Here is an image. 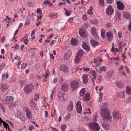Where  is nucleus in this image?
Returning a JSON list of instances; mask_svg holds the SVG:
<instances>
[{
  "label": "nucleus",
  "instance_id": "63",
  "mask_svg": "<svg viewBox=\"0 0 131 131\" xmlns=\"http://www.w3.org/2000/svg\"><path fill=\"white\" fill-rule=\"evenodd\" d=\"M22 61H20L18 63V64L17 66V68L18 69H19L20 68L19 65L22 62Z\"/></svg>",
  "mask_w": 131,
  "mask_h": 131
},
{
  "label": "nucleus",
  "instance_id": "47",
  "mask_svg": "<svg viewBox=\"0 0 131 131\" xmlns=\"http://www.w3.org/2000/svg\"><path fill=\"white\" fill-rule=\"evenodd\" d=\"M106 70V67L105 66H102L101 67V72L105 71Z\"/></svg>",
  "mask_w": 131,
  "mask_h": 131
},
{
  "label": "nucleus",
  "instance_id": "1",
  "mask_svg": "<svg viewBox=\"0 0 131 131\" xmlns=\"http://www.w3.org/2000/svg\"><path fill=\"white\" fill-rule=\"evenodd\" d=\"M107 104L106 103L103 104L102 108L101 110V114L103 120L110 122L111 121V116L110 115V112L107 108Z\"/></svg>",
  "mask_w": 131,
  "mask_h": 131
},
{
  "label": "nucleus",
  "instance_id": "18",
  "mask_svg": "<svg viewBox=\"0 0 131 131\" xmlns=\"http://www.w3.org/2000/svg\"><path fill=\"white\" fill-rule=\"evenodd\" d=\"M0 122L3 123V125L4 126V127L7 130H9L10 127L8 123H6L0 118Z\"/></svg>",
  "mask_w": 131,
  "mask_h": 131
},
{
  "label": "nucleus",
  "instance_id": "26",
  "mask_svg": "<svg viewBox=\"0 0 131 131\" xmlns=\"http://www.w3.org/2000/svg\"><path fill=\"white\" fill-rule=\"evenodd\" d=\"M83 83L84 84L87 83L88 82V77L86 74H84L82 77Z\"/></svg>",
  "mask_w": 131,
  "mask_h": 131
},
{
  "label": "nucleus",
  "instance_id": "50",
  "mask_svg": "<svg viewBox=\"0 0 131 131\" xmlns=\"http://www.w3.org/2000/svg\"><path fill=\"white\" fill-rule=\"evenodd\" d=\"M5 64L4 63H3L0 65V70H1L5 66Z\"/></svg>",
  "mask_w": 131,
  "mask_h": 131
},
{
  "label": "nucleus",
  "instance_id": "37",
  "mask_svg": "<svg viewBox=\"0 0 131 131\" xmlns=\"http://www.w3.org/2000/svg\"><path fill=\"white\" fill-rule=\"evenodd\" d=\"M123 15L124 16H125L126 18L127 19H129L131 16L129 13L128 12L126 13H124Z\"/></svg>",
  "mask_w": 131,
  "mask_h": 131
},
{
  "label": "nucleus",
  "instance_id": "64",
  "mask_svg": "<svg viewBox=\"0 0 131 131\" xmlns=\"http://www.w3.org/2000/svg\"><path fill=\"white\" fill-rule=\"evenodd\" d=\"M123 68V65H121L118 68V70L121 71L122 70Z\"/></svg>",
  "mask_w": 131,
  "mask_h": 131
},
{
  "label": "nucleus",
  "instance_id": "44",
  "mask_svg": "<svg viewBox=\"0 0 131 131\" xmlns=\"http://www.w3.org/2000/svg\"><path fill=\"white\" fill-rule=\"evenodd\" d=\"M67 126L65 124H63L62 125V131H65V129L66 128Z\"/></svg>",
  "mask_w": 131,
  "mask_h": 131
},
{
  "label": "nucleus",
  "instance_id": "54",
  "mask_svg": "<svg viewBox=\"0 0 131 131\" xmlns=\"http://www.w3.org/2000/svg\"><path fill=\"white\" fill-rule=\"evenodd\" d=\"M30 22V20L29 19L25 21V24L26 25L28 24Z\"/></svg>",
  "mask_w": 131,
  "mask_h": 131
},
{
  "label": "nucleus",
  "instance_id": "36",
  "mask_svg": "<svg viewBox=\"0 0 131 131\" xmlns=\"http://www.w3.org/2000/svg\"><path fill=\"white\" fill-rule=\"evenodd\" d=\"M121 17V14L120 12H116V15L115 17L116 19H120Z\"/></svg>",
  "mask_w": 131,
  "mask_h": 131
},
{
  "label": "nucleus",
  "instance_id": "29",
  "mask_svg": "<svg viewBox=\"0 0 131 131\" xmlns=\"http://www.w3.org/2000/svg\"><path fill=\"white\" fill-rule=\"evenodd\" d=\"M90 99V94L86 93L85 96H83V99L86 101H88Z\"/></svg>",
  "mask_w": 131,
  "mask_h": 131
},
{
  "label": "nucleus",
  "instance_id": "59",
  "mask_svg": "<svg viewBox=\"0 0 131 131\" xmlns=\"http://www.w3.org/2000/svg\"><path fill=\"white\" fill-rule=\"evenodd\" d=\"M82 19L85 20H86L87 19V17L85 15H83L82 17Z\"/></svg>",
  "mask_w": 131,
  "mask_h": 131
},
{
  "label": "nucleus",
  "instance_id": "34",
  "mask_svg": "<svg viewBox=\"0 0 131 131\" xmlns=\"http://www.w3.org/2000/svg\"><path fill=\"white\" fill-rule=\"evenodd\" d=\"M59 99H60L61 97L64 98V94L62 92H59L57 95Z\"/></svg>",
  "mask_w": 131,
  "mask_h": 131
},
{
  "label": "nucleus",
  "instance_id": "46",
  "mask_svg": "<svg viewBox=\"0 0 131 131\" xmlns=\"http://www.w3.org/2000/svg\"><path fill=\"white\" fill-rule=\"evenodd\" d=\"M78 131H87L85 128H77Z\"/></svg>",
  "mask_w": 131,
  "mask_h": 131
},
{
  "label": "nucleus",
  "instance_id": "24",
  "mask_svg": "<svg viewBox=\"0 0 131 131\" xmlns=\"http://www.w3.org/2000/svg\"><path fill=\"white\" fill-rule=\"evenodd\" d=\"M84 53L85 52L83 51L82 49H80L78 51L76 56L80 58L84 54Z\"/></svg>",
  "mask_w": 131,
  "mask_h": 131
},
{
  "label": "nucleus",
  "instance_id": "53",
  "mask_svg": "<svg viewBox=\"0 0 131 131\" xmlns=\"http://www.w3.org/2000/svg\"><path fill=\"white\" fill-rule=\"evenodd\" d=\"M50 1L48 0H45L44 1V3L45 4H48L50 2Z\"/></svg>",
  "mask_w": 131,
  "mask_h": 131
},
{
  "label": "nucleus",
  "instance_id": "9",
  "mask_svg": "<svg viewBox=\"0 0 131 131\" xmlns=\"http://www.w3.org/2000/svg\"><path fill=\"white\" fill-rule=\"evenodd\" d=\"M76 108L78 113H81L82 110V106H81L80 101L77 102L76 104Z\"/></svg>",
  "mask_w": 131,
  "mask_h": 131
},
{
  "label": "nucleus",
  "instance_id": "16",
  "mask_svg": "<svg viewBox=\"0 0 131 131\" xmlns=\"http://www.w3.org/2000/svg\"><path fill=\"white\" fill-rule=\"evenodd\" d=\"M72 54V52L71 51L68 50L64 57V58L66 60H68L70 59Z\"/></svg>",
  "mask_w": 131,
  "mask_h": 131
},
{
  "label": "nucleus",
  "instance_id": "41",
  "mask_svg": "<svg viewBox=\"0 0 131 131\" xmlns=\"http://www.w3.org/2000/svg\"><path fill=\"white\" fill-rule=\"evenodd\" d=\"M79 33L80 35L83 37L84 36L85 33L84 32L83 30H79Z\"/></svg>",
  "mask_w": 131,
  "mask_h": 131
},
{
  "label": "nucleus",
  "instance_id": "19",
  "mask_svg": "<svg viewBox=\"0 0 131 131\" xmlns=\"http://www.w3.org/2000/svg\"><path fill=\"white\" fill-rule=\"evenodd\" d=\"M89 73L91 74L95 79H96L97 78V73L95 71L91 69Z\"/></svg>",
  "mask_w": 131,
  "mask_h": 131
},
{
  "label": "nucleus",
  "instance_id": "13",
  "mask_svg": "<svg viewBox=\"0 0 131 131\" xmlns=\"http://www.w3.org/2000/svg\"><path fill=\"white\" fill-rule=\"evenodd\" d=\"M25 110L28 119H29L31 118L32 116V113L30 110L28 108L26 107Z\"/></svg>",
  "mask_w": 131,
  "mask_h": 131
},
{
  "label": "nucleus",
  "instance_id": "20",
  "mask_svg": "<svg viewBox=\"0 0 131 131\" xmlns=\"http://www.w3.org/2000/svg\"><path fill=\"white\" fill-rule=\"evenodd\" d=\"M78 40L77 39L72 38L70 40L71 45L73 46L76 45L78 43Z\"/></svg>",
  "mask_w": 131,
  "mask_h": 131
},
{
  "label": "nucleus",
  "instance_id": "48",
  "mask_svg": "<svg viewBox=\"0 0 131 131\" xmlns=\"http://www.w3.org/2000/svg\"><path fill=\"white\" fill-rule=\"evenodd\" d=\"M14 48L15 50L16 51L18 49L19 46L18 45L16 44L14 46V47H12V48Z\"/></svg>",
  "mask_w": 131,
  "mask_h": 131
},
{
  "label": "nucleus",
  "instance_id": "43",
  "mask_svg": "<svg viewBox=\"0 0 131 131\" xmlns=\"http://www.w3.org/2000/svg\"><path fill=\"white\" fill-rule=\"evenodd\" d=\"M34 100L35 101H37L39 98V95L38 94H34Z\"/></svg>",
  "mask_w": 131,
  "mask_h": 131
},
{
  "label": "nucleus",
  "instance_id": "45",
  "mask_svg": "<svg viewBox=\"0 0 131 131\" xmlns=\"http://www.w3.org/2000/svg\"><path fill=\"white\" fill-rule=\"evenodd\" d=\"M70 114H68L65 118V121H67L70 118Z\"/></svg>",
  "mask_w": 131,
  "mask_h": 131
},
{
  "label": "nucleus",
  "instance_id": "21",
  "mask_svg": "<svg viewBox=\"0 0 131 131\" xmlns=\"http://www.w3.org/2000/svg\"><path fill=\"white\" fill-rule=\"evenodd\" d=\"M48 16L50 18L54 19L58 17V14L56 13H50L49 14Z\"/></svg>",
  "mask_w": 131,
  "mask_h": 131
},
{
  "label": "nucleus",
  "instance_id": "4",
  "mask_svg": "<svg viewBox=\"0 0 131 131\" xmlns=\"http://www.w3.org/2000/svg\"><path fill=\"white\" fill-rule=\"evenodd\" d=\"M13 101V97L11 96H8L5 97L3 100L4 103L7 105L12 104Z\"/></svg>",
  "mask_w": 131,
  "mask_h": 131
},
{
  "label": "nucleus",
  "instance_id": "32",
  "mask_svg": "<svg viewBox=\"0 0 131 131\" xmlns=\"http://www.w3.org/2000/svg\"><path fill=\"white\" fill-rule=\"evenodd\" d=\"M101 67L99 65V64H97L96 66L95 67V69L97 72L99 74H101Z\"/></svg>",
  "mask_w": 131,
  "mask_h": 131
},
{
  "label": "nucleus",
  "instance_id": "25",
  "mask_svg": "<svg viewBox=\"0 0 131 131\" xmlns=\"http://www.w3.org/2000/svg\"><path fill=\"white\" fill-rule=\"evenodd\" d=\"M73 104L72 102H71L68 106L67 110L69 112H71L73 110Z\"/></svg>",
  "mask_w": 131,
  "mask_h": 131
},
{
  "label": "nucleus",
  "instance_id": "38",
  "mask_svg": "<svg viewBox=\"0 0 131 131\" xmlns=\"http://www.w3.org/2000/svg\"><path fill=\"white\" fill-rule=\"evenodd\" d=\"M119 96L121 98H124L125 97V93L124 92H122L119 93Z\"/></svg>",
  "mask_w": 131,
  "mask_h": 131
},
{
  "label": "nucleus",
  "instance_id": "62",
  "mask_svg": "<svg viewBox=\"0 0 131 131\" xmlns=\"http://www.w3.org/2000/svg\"><path fill=\"white\" fill-rule=\"evenodd\" d=\"M122 34L121 32H119L118 34V36L119 38L121 37Z\"/></svg>",
  "mask_w": 131,
  "mask_h": 131
},
{
  "label": "nucleus",
  "instance_id": "5",
  "mask_svg": "<svg viewBox=\"0 0 131 131\" xmlns=\"http://www.w3.org/2000/svg\"><path fill=\"white\" fill-rule=\"evenodd\" d=\"M33 89L32 84H28L26 85L24 88V92L27 94L31 92Z\"/></svg>",
  "mask_w": 131,
  "mask_h": 131
},
{
  "label": "nucleus",
  "instance_id": "61",
  "mask_svg": "<svg viewBox=\"0 0 131 131\" xmlns=\"http://www.w3.org/2000/svg\"><path fill=\"white\" fill-rule=\"evenodd\" d=\"M51 128L52 130L53 131H58V130L56 128L53 127L52 126H51Z\"/></svg>",
  "mask_w": 131,
  "mask_h": 131
},
{
  "label": "nucleus",
  "instance_id": "15",
  "mask_svg": "<svg viewBox=\"0 0 131 131\" xmlns=\"http://www.w3.org/2000/svg\"><path fill=\"white\" fill-rule=\"evenodd\" d=\"M61 88L63 91H67L69 89V86L67 83H65L62 85Z\"/></svg>",
  "mask_w": 131,
  "mask_h": 131
},
{
  "label": "nucleus",
  "instance_id": "40",
  "mask_svg": "<svg viewBox=\"0 0 131 131\" xmlns=\"http://www.w3.org/2000/svg\"><path fill=\"white\" fill-rule=\"evenodd\" d=\"M99 3L101 6H103L104 4V0H99Z\"/></svg>",
  "mask_w": 131,
  "mask_h": 131
},
{
  "label": "nucleus",
  "instance_id": "22",
  "mask_svg": "<svg viewBox=\"0 0 131 131\" xmlns=\"http://www.w3.org/2000/svg\"><path fill=\"white\" fill-rule=\"evenodd\" d=\"M96 29L94 27H92L91 28V34L94 36H96L97 34L96 33Z\"/></svg>",
  "mask_w": 131,
  "mask_h": 131
},
{
  "label": "nucleus",
  "instance_id": "6",
  "mask_svg": "<svg viewBox=\"0 0 131 131\" xmlns=\"http://www.w3.org/2000/svg\"><path fill=\"white\" fill-rule=\"evenodd\" d=\"M114 9L112 6L110 5L106 10V14L110 16L114 13Z\"/></svg>",
  "mask_w": 131,
  "mask_h": 131
},
{
  "label": "nucleus",
  "instance_id": "60",
  "mask_svg": "<svg viewBox=\"0 0 131 131\" xmlns=\"http://www.w3.org/2000/svg\"><path fill=\"white\" fill-rule=\"evenodd\" d=\"M66 3L65 2H59V3L58 4H59V6H61L62 5Z\"/></svg>",
  "mask_w": 131,
  "mask_h": 131
},
{
  "label": "nucleus",
  "instance_id": "57",
  "mask_svg": "<svg viewBox=\"0 0 131 131\" xmlns=\"http://www.w3.org/2000/svg\"><path fill=\"white\" fill-rule=\"evenodd\" d=\"M98 23L97 21V20L95 19L93 21L92 24H96Z\"/></svg>",
  "mask_w": 131,
  "mask_h": 131
},
{
  "label": "nucleus",
  "instance_id": "7",
  "mask_svg": "<svg viewBox=\"0 0 131 131\" xmlns=\"http://www.w3.org/2000/svg\"><path fill=\"white\" fill-rule=\"evenodd\" d=\"M16 116L21 121H24L26 119L25 115L21 111H18Z\"/></svg>",
  "mask_w": 131,
  "mask_h": 131
},
{
  "label": "nucleus",
  "instance_id": "28",
  "mask_svg": "<svg viewBox=\"0 0 131 131\" xmlns=\"http://www.w3.org/2000/svg\"><path fill=\"white\" fill-rule=\"evenodd\" d=\"M85 93V89L84 88H82L79 93L80 97L84 96Z\"/></svg>",
  "mask_w": 131,
  "mask_h": 131
},
{
  "label": "nucleus",
  "instance_id": "11",
  "mask_svg": "<svg viewBox=\"0 0 131 131\" xmlns=\"http://www.w3.org/2000/svg\"><path fill=\"white\" fill-rule=\"evenodd\" d=\"M82 46V48L85 49L87 52L90 50V48L88 44L85 42H83Z\"/></svg>",
  "mask_w": 131,
  "mask_h": 131
},
{
  "label": "nucleus",
  "instance_id": "30",
  "mask_svg": "<svg viewBox=\"0 0 131 131\" xmlns=\"http://www.w3.org/2000/svg\"><path fill=\"white\" fill-rule=\"evenodd\" d=\"M126 93L128 94L131 95V87L130 86H126Z\"/></svg>",
  "mask_w": 131,
  "mask_h": 131
},
{
  "label": "nucleus",
  "instance_id": "8",
  "mask_svg": "<svg viewBox=\"0 0 131 131\" xmlns=\"http://www.w3.org/2000/svg\"><path fill=\"white\" fill-rule=\"evenodd\" d=\"M116 4L117 8L119 10H121L123 9L125 6L122 2L118 1L117 2Z\"/></svg>",
  "mask_w": 131,
  "mask_h": 131
},
{
  "label": "nucleus",
  "instance_id": "14",
  "mask_svg": "<svg viewBox=\"0 0 131 131\" xmlns=\"http://www.w3.org/2000/svg\"><path fill=\"white\" fill-rule=\"evenodd\" d=\"M0 90L2 92H6L7 90V85L5 84L1 83L0 85Z\"/></svg>",
  "mask_w": 131,
  "mask_h": 131
},
{
  "label": "nucleus",
  "instance_id": "39",
  "mask_svg": "<svg viewBox=\"0 0 131 131\" xmlns=\"http://www.w3.org/2000/svg\"><path fill=\"white\" fill-rule=\"evenodd\" d=\"M64 9L66 12L65 14L67 16H68L71 15V11H69L67 10H66L65 8H64Z\"/></svg>",
  "mask_w": 131,
  "mask_h": 131
},
{
  "label": "nucleus",
  "instance_id": "49",
  "mask_svg": "<svg viewBox=\"0 0 131 131\" xmlns=\"http://www.w3.org/2000/svg\"><path fill=\"white\" fill-rule=\"evenodd\" d=\"M80 58L77 57V56H76L74 59V61L76 63H78L79 62V61L80 59Z\"/></svg>",
  "mask_w": 131,
  "mask_h": 131
},
{
  "label": "nucleus",
  "instance_id": "3",
  "mask_svg": "<svg viewBox=\"0 0 131 131\" xmlns=\"http://www.w3.org/2000/svg\"><path fill=\"white\" fill-rule=\"evenodd\" d=\"M70 86L72 92L76 90L80 86V85L78 81L74 80L70 82Z\"/></svg>",
  "mask_w": 131,
  "mask_h": 131
},
{
  "label": "nucleus",
  "instance_id": "17",
  "mask_svg": "<svg viewBox=\"0 0 131 131\" xmlns=\"http://www.w3.org/2000/svg\"><path fill=\"white\" fill-rule=\"evenodd\" d=\"M106 36L107 38V40L109 41L111 40L112 38L113 35L112 33L110 31L107 32L106 34Z\"/></svg>",
  "mask_w": 131,
  "mask_h": 131
},
{
  "label": "nucleus",
  "instance_id": "27",
  "mask_svg": "<svg viewBox=\"0 0 131 131\" xmlns=\"http://www.w3.org/2000/svg\"><path fill=\"white\" fill-rule=\"evenodd\" d=\"M90 43L93 47H96L98 44V43L95 40L92 39L90 40Z\"/></svg>",
  "mask_w": 131,
  "mask_h": 131
},
{
  "label": "nucleus",
  "instance_id": "10",
  "mask_svg": "<svg viewBox=\"0 0 131 131\" xmlns=\"http://www.w3.org/2000/svg\"><path fill=\"white\" fill-rule=\"evenodd\" d=\"M113 116L114 119H118L121 118L120 114L119 112L115 111L113 113Z\"/></svg>",
  "mask_w": 131,
  "mask_h": 131
},
{
  "label": "nucleus",
  "instance_id": "23",
  "mask_svg": "<svg viewBox=\"0 0 131 131\" xmlns=\"http://www.w3.org/2000/svg\"><path fill=\"white\" fill-rule=\"evenodd\" d=\"M102 125L103 127L106 130H109L110 128V125L107 123H103Z\"/></svg>",
  "mask_w": 131,
  "mask_h": 131
},
{
  "label": "nucleus",
  "instance_id": "55",
  "mask_svg": "<svg viewBox=\"0 0 131 131\" xmlns=\"http://www.w3.org/2000/svg\"><path fill=\"white\" fill-rule=\"evenodd\" d=\"M34 128V126L33 125H31L29 127V130L30 131H32Z\"/></svg>",
  "mask_w": 131,
  "mask_h": 131
},
{
  "label": "nucleus",
  "instance_id": "2",
  "mask_svg": "<svg viewBox=\"0 0 131 131\" xmlns=\"http://www.w3.org/2000/svg\"><path fill=\"white\" fill-rule=\"evenodd\" d=\"M90 130H93L95 131H99L100 130V126L97 122L93 121L86 124Z\"/></svg>",
  "mask_w": 131,
  "mask_h": 131
},
{
  "label": "nucleus",
  "instance_id": "35",
  "mask_svg": "<svg viewBox=\"0 0 131 131\" xmlns=\"http://www.w3.org/2000/svg\"><path fill=\"white\" fill-rule=\"evenodd\" d=\"M116 85L118 87L121 88L123 86L124 84L122 82H118L116 83Z\"/></svg>",
  "mask_w": 131,
  "mask_h": 131
},
{
  "label": "nucleus",
  "instance_id": "42",
  "mask_svg": "<svg viewBox=\"0 0 131 131\" xmlns=\"http://www.w3.org/2000/svg\"><path fill=\"white\" fill-rule=\"evenodd\" d=\"M49 72V70H47L45 72V75H42L43 77L44 78H47V76L48 75Z\"/></svg>",
  "mask_w": 131,
  "mask_h": 131
},
{
  "label": "nucleus",
  "instance_id": "12",
  "mask_svg": "<svg viewBox=\"0 0 131 131\" xmlns=\"http://www.w3.org/2000/svg\"><path fill=\"white\" fill-rule=\"evenodd\" d=\"M60 71H62L65 73H68L69 71V68L66 65H63L61 66L60 68Z\"/></svg>",
  "mask_w": 131,
  "mask_h": 131
},
{
  "label": "nucleus",
  "instance_id": "56",
  "mask_svg": "<svg viewBox=\"0 0 131 131\" xmlns=\"http://www.w3.org/2000/svg\"><path fill=\"white\" fill-rule=\"evenodd\" d=\"M24 42L25 44H27L28 42V39L26 38L24 41Z\"/></svg>",
  "mask_w": 131,
  "mask_h": 131
},
{
  "label": "nucleus",
  "instance_id": "31",
  "mask_svg": "<svg viewBox=\"0 0 131 131\" xmlns=\"http://www.w3.org/2000/svg\"><path fill=\"white\" fill-rule=\"evenodd\" d=\"M114 71L112 70H110L106 74L107 77H110L113 76L114 74Z\"/></svg>",
  "mask_w": 131,
  "mask_h": 131
},
{
  "label": "nucleus",
  "instance_id": "58",
  "mask_svg": "<svg viewBox=\"0 0 131 131\" xmlns=\"http://www.w3.org/2000/svg\"><path fill=\"white\" fill-rule=\"evenodd\" d=\"M45 116L46 118H47L48 117V112L47 111H45Z\"/></svg>",
  "mask_w": 131,
  "mask_h": 131
},
{
  "label": "nucleus",
  "instance_id": "33",
  "mask_svg": "<svg viewBox=\"0 0 131 131\" xmlns=\"http://www.w3.org/2000/svg\"><path fill=\"white\" fill-rule=\"evenodd\" d=\"M93 10L92 7L91 6L90 8V9L88 10L87 11V13L88 14L90 15H92L93 14V13L92 12Z\"/></svg>",
  "mask_w": 131,
  "mask_h": 131
},
{
  "label": "nucleus",
  "instance_id": "51",
  "mask_svg": "<svg viewBox=\"0 0 131 131\" xmlns=\"http://www.w3.org/2000/svg\"><path fill=\"white\" fill-rule=\"evenodd\" d=\"M84 69L85 71L87 72H88L90 70V68H84Z\"/></svg>",
  "mask_w": 131,
  "mask_h": 131
},
{
  "label": "nucleus",
  "instance_id": "52",
  "mask_svg": "<svg viewBox=\"0 0 131 131\" xmlns=\"http://www.w3.org/2000/svg\"><path fill=\"white\" fill-rule=\"evenodd\" d=\"M42 12V11L40 8H38L37 9V13H38L39 14L41 13Z\"/></svg>",
  "mask_w": 131,
  "mask_h": 131
}]
</instances>
